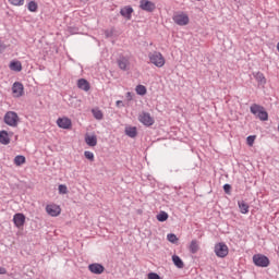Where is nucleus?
<instances>
[{"mask_svg": "<svg viewBox=\"0 0 279 279\" xmlns=\"http://www.w3.org/2000/svg\"><path fill=\"white\" fill-rule=\"evenodd\" d=\"M0 144L10 145V135L8 134V131H0Z\"/></svg>", "mask_w": 279, "mask_h": 279, "instance_id": "nucleus-20", "label": "nucleus"}, {"mask_svg": "<svg viewBox=\"0 0 279 279\" xmlns=\"http://www.w3.org/2000/svg\"><path fill=\"white\" fill-rule=\"evenodd\" d=\"M253 263L256 267H269V257L263 254H255L253 256Z\"/></svg>", "mask_w": 279, "mask_h": 279, "instance_id": "nucleus-6", "label": "nucleus"}, {"mask_svg": "<svg viewBox=\"0 0 279 279\" xmlns=\"http://www.w3.org/2000/svg\"><path fill=\"white\" fill-rule=\"evenodd\" d=\"M132 12H134V9H132V7H124L121 9L120 14L121 16H124V19H128V21H130L132 19Z\"/></svg>", "mask_w": 279, "mask_h": 279, "instance_id": "nucleus-17", "label": "nucleus"}, {"mask_svg": "<svg viewBox=\"0 0 279 279\" xmlns=\"http://www.w3.org/2000/svg\"><path fill=\"white\" fill-rule=\"evenodd\" d=\"M84 156L87 160H89V162H95V154H93V151L85 150Z\"/></svg>", "mask_w": 279, "mask_h": 279, "instance_id": "nucleus-30", "label": "nucleus"}, {"mask_svg": "<svg viewBox=\"0 0 279 279\" xmlns=\"http://www.w3.org/2000/svg\"><path fill=\"white\" fill-rule=\"evenodd\" d=\"M9 69H11V71H15V73H21V71H23V64L21 61H11Z\"/></svg>", "mask_w": 279, "mask_h": 279, "instance_id": "nucleus-18", "label": "nucleus"}, {"mask_svg": "<svg viewBox=\"0 0 279 279\" xmlns=\"http://www.w3.org/2000/svg\"><path fill=\"white\" fill-rule=\"evenodd\" d=\"M25 162H26L25 156L23 155L15 156L14 165H16V167H21V165H25Z\"/></svg>", "mask_w": 279, "mask_h": 279, "instance_id": "nucleus-25", "label": "nucleus"}, {"mask_svg": "<svg viewBox=\"0 0 279 279\" xmlns=\"http://www.w3.org/2000/svg\"><path fill=\"white\" fill-rule=\"evenodd\" d=\"M20 121L21 119L19 118V114L14 111H8L4 114V123L10 128H17Z\"/></svg>", "mask_w": 279, "mask_h": 279, "instance_id": "nucleus-2", "label": "nucleus"}, {"mask_svg": "<svg viewBox=\"0 0 279 279\" xmlns=\"http://www.w3.org/2000/svg\"><path fill=\"white\" fill-rule=\"evenodd\" d=\"M58 128H61V130H71L73 128V122L68 117L58 118L57 120Z\"/></svg>", "mask_w": 279, "mask_h": 279, "instance_id": "nucleus-10", "label": "nucleus"}, {"mask_svg": "<svg viewBox=\"0 0 279 279\" xmlns=\"http://www.w3.org/2000/svg\"><path fill=\"white\" fill-rule=\"evenodd\" d=\"M167 219H169V214H167V211H160L158 215H157V220L158 221H167Z\"/></svg>", "mask_w": 279, "mask_h": 279, "instance_id": "nucleus-29", "label": "nucleus"}, {"mask_svg": "<svg viewBox=\"0 0 279 279\" xmlns=\"http://www.w3.org/2000/svg\"><path fill=\"white\" fill-rule=\"evenodd\" d=\"M81 1H84V0H81Z\"/></svg>", "mask_w": 279, "mask_h": 279, "instance_id": "nucleus-41", "label": "nucleus"}, {"mask_svg": "<svg viewBox=\"0 0 279 279\" xmlns=\"http://www.w3.org/2000/svg\"><path fill=\"white\" fill-rule=\"evenodd\" d=\"M125 134L126 136H130V138H136V135L138 134L136 131V126H126Z\"/></svg>", "mask_w": 279, "mask_h": 279, "instance_id": "nucleus-22", "label": "nucleus"}, {"mask_svg": "<svg viewBox=\"0 0 279 279\" xmlns=\"http://www.w3.org/2000/svg\"><path fill=\"white\" fill-rule=\"evenodd\" d=\"M254 77H255L256 82L258 84H260L262 86H265V84H267V78L265 77V74H263V72H256L254 74Z\"/></svg>", "mask_w": 279, "mask_h": 279, "instance_id": "nucleus-21", "label": "nucleus"}, {"mask_svg": "<svg viewBox=\"0 0 279 279\" xmlns=\"http://www.w3.org/2000/svg\"><path fill=\"white\" fill-rule=\"evenodd\" d=\"M230 189H232V186H230V184H225L223 185L225 193H230Z\"/></svg>", "mask_w": 279, "mask_h": 279, "instance_id": "nucleus-37", "label": "nucleus"}, {"mask_svg": "<svg viewBox=\"0 0 279 279\" xmlns=\"http://www.w3.org/2000/svg\"><path fill=\"white\" fill-rule=\"evenodd\" d=\"M46 213L50 217H60V215L62 214V208L60 207V205L49 204L46 206Z\"/></svg>", "mask_w": 279, "mask_h": 279, "instance_id": "nucleus-8", "label": "nucleus"}, {"mask_svg": "<svg viewBox=\"0 0 279 279\" xmlns=\"http://www.w3.org/2000/svg\"><path fill=\"white\" fill-rule=\"evenodd\" d=\"M88 269L92 274L100 275L106 268L101 264H90Z\"/></svg>", "mask_w": 279, "mask_h": 279, "instance_id": "nucleus-14", "label": "nucleus"}, {"mask_svg": "<svg viewBox=\"0 0 279 279\" xmlns=\"http://www.w3.org/2000/svg\"><path fill=\"white\" fill-rule=\"evenodd\" d=\"M189 251L191 254H197L199 252V241L192 240L189 245Z\"/></svg>", "mask_w": 279, "mask_h": 279, "instance_id": "nucleus-19", "label": "nucleus"}, {"mask_svg": "<svg viewBox=\"0 0 279 279\" xmlns=\"http://www.w3.org/2000/svg\"><path fill=\"white\" fill-rule=\"evenodd\" d=\"M27 10L29 12H38V3H36V1H29L27 4Z\"/></svg>", "mask_w": 279, "mask_h": 279, "instance_id": "nucleus-27", "label": "nucleus"}, {"mask_svg": "<svg viewBox=\"0 0 279 279\" xmlns=\"http://www.w3.org/2000/svg\"><path fill=\"white\" fill-rule=\"evenodd\" d=\"M118 66L121 69V71H128V69H130V58L120 57L118 59Z\"/></svg>", "mask_w": 279, "mask_h": 279, "instance_id": "nucleus-13", "label": "nucleus"}, {"mask_svg": "<svg viewBox=\"0 0 279 279\" xmlns=\"http://www.w3.org/2000/svg\"><path fill=\"white\" fill-rule=\"evenodd\" d=\"M254 141H256V135H250L246 138V143H247L248 147H253L254 146Z\"/></svg>", "mask_w": 279, "mask_h": 279, "instance_id": "nucleus-32", "label": "nucleus"}, {"mask_svg": "<svg viewBox=\"0 0 279 279\" xmlns=\"http://www.w3.org/2000/svg\"><path fill=\"white\" fill-rule=\"evenodd\" d=\"M92 114L97 119V121H101V119H104V112L97 108L92 110Z\"/></svg>", "mask_w": 279, "mask_h": 279, "instance_id": "nucleus-26", "label": "nucleus"}, {"mask_svg": "<svg viewBox=\"0 0 279 279\" xmlns=\"http://www.w3.org/2000/svg\"><path fill=\"white\" fill-rule=\"evenodd\" d=\"M59 193H60V195H66V193H69V189L66 187V185L60 184L59 185Z\"/></svg>", "mask_w": 279, "mask_h": 279, "instance_id": "nucleus-33", "label": "nucleus"}, {"mask_svg": "<svg viewBox=\"0 0 279 279\" xmlns=\"http://www.w3.org/2000/svg\"><path fill=\"white\" fill-rule=\"evenodd\" d=\"M148 279H160V276L156 272H149L148 274Z\"/></svg>", "mask_w": 279, "mask_h": 279, "instance_id": "nucleus-35", "label": "nucleus"}, {"mask_svg": "<svg viewBox=\"0 0 279 279\" xmlns=\"http://www.w3.org/2000/svg\"><path fill=\"white\" fill-rule=\"evenodd\" d=\"M13 223L16 228H23L25 226V215L24 214H15L13 216Z\"/></svg>", "mask_w": 279, "mask_h": 279, "instance_id": "nucleus-12", "label": "nucleus"}, {"mask_svg": "<svg viewBox=\"0 0 279 279\" xmlns=\"http://www.w3.org/2000/svg\"><path fill=\"white\" fill-rule=\"evenodd\" d=\"M126 97L129 98V99H132V93H126Z\"/></svg>", "mask_w": 279, "mask_h": 279, "instance_id": "nucleus-40", "label": "nucleus"}, {"mask_svg": "<svg viewBox=\"0 0 279 279\" xmlns=\"http://www.w3.org/2000/svg\"><path fill=\"white\" fill-rule=\"evenodd\" d=\"M229 253V248L228 245H226V243H218L215 245V254L216 256H218V258H226V256H228Z\"/></svg>", "mask_w": 279, "mask_h": 279, "instance_id": "nucleus-7", "label": "nucleus"}, {"mask_svg": "<svg viewBox=\"0 0 279 279\" xmlns=\"http://www.w3.org/2000/svg\"><path fill=\"white\" fill-rule=\"evenodd\" d=\"M167 240L170 242V243H175L178 241V235L177 234H173V233H169L167 235Z\"/></svg>", "mask_w": 279, "mask_h": 279, "instance_id": "nucleus-34", "label": "nucleus"}, {"mask_svg": "<svg viewBox=\"0 0 279 279\" xmlns=\"http://www.w3.org/2000/svg\"><path fill=\"white\" fill-rule=\"evenodd\" d=\"M148 59H149V64L157 66V69H162V66L167 64V59H165V56L162 54V52H159V51L149 52Z\"/></svg>", "mask_w": 279, "mask_h": 279, "instance_id": "nucleus-1", "label": "nucleus"}, {"mask_svg": "<svg viewBox=\"0 0 279 279\" xmlns=\"http://www.w3.org/2000/svg\"><path fill=\"white\" fill-rule=\"evenodd\" d=\"M116 106H117L118 108H121V106H123V101L118 100V101L116 102Z\"/></svg>", "mask_w": 279, "mask_h": 279, "instance_id": "nucleus-39", "label": "nucleus"}, {"mask_svg": "<svg viewBox=\"0 0 279 279\" xmlns=\"http://www.w3.org/2000/svg\"><path fill=\"white\" fill-rule=\"evenodd\" d=\"M239 208H240V213H242V215H247L250 213V205H247L245 202H239Z\"/></svg>", "mask_w": 279, "mask_h": 279, "instance_id": "nucleus-24", "label": "nucleus"}, {"mask_svg": "<svg viewBox=\"0 0 279 279\" xmlns=\"http://www.w3.org/2000/svg\"><path fill=\"white\" fill-rule=\"evenodd\" d=\"M172 21L175 23V25H180V27H184L191 23V19L189 17V14L184 12L175 13L172 17Z\"/></svg>", "mask_w": 279, "mask_h": 279, "instance_id": "nucleus-4", "label": "nucleus"}, {"mask_svg": "<svg viewBox=\"0 0 279 279\" xmlns=\"http://www.w3.org/2000/svg\"><path fill=\"white\" fill-rule=\"evenodd\" d=\"M251 112L252 114H255L256 117H258L260 121H268L269 119V114L267 113V111H265V108L260 105L255 104L251 106Z\"/></svg>", "mask_w": 279, "mask_h": 279, "instance_id": "nucleus-3", "label": "nucleus"}, {"mask_svg": "<svg viewBox=\"0 0 279 279\" xmlns=\"http://www.w3.org/2000/svg\"><path fill=\"white\" fill-rule=\"evenodd\" d=\"M172 262H173V265L178 267V269H184V262L182 260V258H180V256L173 255Z\"/></svg>", "mask_w": 279, "mask_h": 279, "instance_id": "nucleus-23", "label": "nucleus"}, {"mask_svg": "<svg viewBox=\"0 0 279 279\" xmlns=\"http://www.w3.org/2000/svg\"><path fill=\"white\" fill-rule=\"evenodd\" d=\"M85 143L88 147H97V135H85Z\"/></svg>", "mask_w": 279, "mask_h": 279, "instance_id": "nucleus-16", "label": "nucleus"}, {"mask_svg": "<svg viewBox=\"0 0 279 279\" xmlns=\"http://www.w3.org/2000/svg\"><path fill=\"white\" fill-rule=\"evenodd\" d=\"M140 8H141V10H144L145 12H154V10H156V3H154L149 0H141Z\"/></svg>", "mask_w": 279, "mask_h": 279, "instance_id": "nucleus-11", "label": "nucleus"}, {"mask_svg": "<svg viewBox=\"0 0 279 279\" xmlns=\"http://www.w3.org/2000/svg\"><path fill=\"white\" fill-rule=\"evenodd\" d=\"M5 49H8V46H5V44H3L2 41H0V53L2 51H5Z\"/></svg>", "mask_w": 279, "mask_h": 279, "instance_id": "nucleus-36", "label": "nucleus"}, {"mask_svg": "<svg viewBox=\"0 0 279 279\" xmlns=\"http://www.w3.org/2000/svg\"><path fill=\"white\" fill-rule=\"evenodd\" d=\"M5 274H8V270L3 267H0V275L3 276Z\"/></svg>", "mask_w": 279, "mask_h": 279, "instance_id": "nucleus-38", "label": "nucleus"}, {"mask_svg": "<svg viewBox=\"0 0 279 279\" xmlns=\"http://www.w3.org/2000/svg\"><path fill=\"white\" fill-rule=\"evenodd\" d=\"M12 95L15 98L23 97L25 95V87L23 86V83L15 82L12 86Z\"/></svg>", "mask_w": 279, "mask_h": 279, "instance_id": "nucleus-9", "label": "nucleus"}, {"mask_svg": "<svg viewBox=\"0 0 279 279\" xmlns=\"http://www.w3.org/2000/svg\"><path fill=\"white\" fill-rule=\"evenodd\" d=\"M77 87L81 90H85V93H88V90H90V83H88L86 78H81L77 81Z\"/></svg>", "mask_w": 279, "mask_h": 279, "instance_id": "nucleus-15", "label": "nucleus"}, {"mask_svg": "<svg viewBox=\"0 0 279 279\" xmlns=\"http://www.w3.org/2000/svg\"><path fill=\"white\" fill-rule=\"evenodd\" d=\"M135 92L137 95H147V87H145V85H137L135 88Z\"/></svg>", "mask_w": 279, "mask_h": 279, "instance_id": "nucleus-28", "label": "nucleus"}, {"mask_svg": "<svg viewBox=\"0 0 279 279\" xmlns=\"http://www.w3.org/2000/svg\"><path fill=\"white\" fill-rule=\"evenodd\" d=\"M11 5H15L16 8H21V5H25V0H8Z\"/></svg>", "mask_w": 279, "mask_h": 279, "instance_id": "nucleus-31", "label": "nucleus"}, {"mask_svg": "<svg viewBox=\"0 0 279 279\" xmlns=\"http://www.w3.org/2000/svg\"><path fill=\"white\" fill-rule=\"evenodd\" d=\"M140 123H143V125H146V128H149L156 123V120H154V117L149 112L143 111L138 116Z\"/></svg>", "mask_w": 279, "mask_h": 279, "instance_id": "nucleus-5", "label": "nucleus"}]
</instances>
